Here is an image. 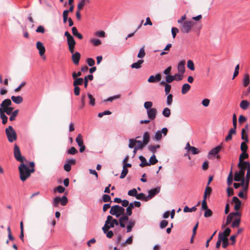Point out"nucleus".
Returning <instances> with one entry per match:
<instances>
[{
  "mask_svg": "<svg viewBox=\"0 0 250 250\" xmlns=\"http://www.w3.org/2000/svg\"><path fill=\"white\" fill-rule=\"evenodd\" d=\"M245 172L242 170H239L238 172H236L234 177V180L236 182H239L244 177Z\"/></svg>",
  "mask_w": 250,
  "mask_h": 250,
  "instance_id": "4468645a",
  "label": "nucleus"
},
{
  "mask_svg": "<svg viewBox=\"0 0 250 250\" xmlns=\"http://www.w3.org/2000/svg\"><path fill=\"white\" fill-rule=\"evenodd\" d=\"M190 88V85L188 83H185L182 87V93L183 94H186Z\"/></svg>",
  "mask_w": 250,
  "mask_h": 250,
  "instance_id": "c85d7f7f",
  "label": "nucleus"
},
{
  "mask_svg": "<svg viewBox=\"0 0 250 250\" xmlns=\"http://www.w3.org/2000/svg\"><path fill=\"white\" fill-rule=\"evenodd\" d=\"M36 47L39 51V54L40 56H43L44 54L45 51V48L43 43L40 41L37 42L36 43Z\"/></svg>",
  "mask_w": 250,
  "mask_h": 250,
  "instance_id": "f8f14e48",
  "label": "nucleus"
},
{
  "mask_svg": "<svg viewBox=\"0 0 250 250\" xmlns=\"http://www.w3.org/2000/svg\"><path fill=\"white\" fill-rule=\"evenodd\" d=\"M139 159L141 161V163L139 165V166L141 167H144L145 166H146L148 165V163L147 162L146 158L144 156H140L139 157Z\"/></svg>",
  "mask_w": 250,
  "mask_h": 250,
  "instance_id": "7c9ffc66",
  "label": "nucleus"
},
{
  "mask_svg": "<svg viewBox=\"0 0 250 250\" xmlns=\"http://www.w3.org/2000/svg\"><path fill=\"white\" fill-rule=\"evenodd\" d=\"M238 167L240 168L239 170L245 172V170L250 167V163L249 162H239Z\"/></svg>",
  "mask_w": 250,
  "mask_h": 250,
  "instance_id": "9d476101",
  "label": "nucleus"
},
{
  "mask_svg": "<svg viewBox=\"0 0 250 250\" xmlns=\"http://www.w3.org/2000/svg\"><path fill=\"white\" fill-rule=\"evenodd\" d=\"M5 133L8 141L12 143L17 139V135L16 131L12 126H9L5 129Z\"/></svg>",
  "mask_w": 250,
  "mask_h": 250,
  "instance_id": "7ed1b4c3",
  "label": "nucleus"
},
{
  "mask_svg": "<svg viewBox=\"0 0 250 250\" xmlns=\"http://www.w3.org/2000/svg\"><path fill=\"white\" fill-rule=\"evenodd\" d=\"M11 100L16 104H20L23 102V98L21 96L11 97Z\"/></svg>",
  "mask_w": 250,
  "mask_h": 250,
  "instance_id": "4be33fe9",
  "label": "nucleus"
},
{
  "mask_svg": "<svg viewBox=\"0 0 250 250\" xmlns=\"http://www.w3.org/2000/svg\"><path fill=\"white\" fill-rule=\"evenodd\" d=\"M76 141L77 143L78 144V145L79 146H81L82 145H83V137L82 135L81 134H79L76 138Z\"/></svg>",
  "mask_w": 250,
  "mask_h": 250,
  "instance_id": "c9c22d12",
  "label": "nucleus"
},
{
  "mask_svg": "<svg viewBox=\"0 0 250 250\" xmlns=\"http://www.w3.org/2000/svg\"><path fill=\"white\" fill-rule=\"evenodd\" d=\"M192 24L191 21H184L181 25V32L184 33H188L191 30Z\"/></svg>",
  "mask_w": 250,
  "mask_h": 250,
  "instance_id": "423d86ee",
  "label": "nucleus"
},
{
  "mask_svg": "<svg viewBox=\"0 0 250 250\" xmlns=\"http://www.w3.org/2000/svg\"><path fill=\"white\" fill-rule=\"evenodd\" d=\"M170 110L168 107L165 108L162 112V114L164 116L166 117H168L170 115Z\"/></svg>",
  "mask_w": 250,
  "mask_h": 250,
  "instance_id": "ea45409f",
  "label": "nucleus"
},
{
  "mask_svg": "<svg viewBox=\"0 0 250 250\" xmlns=\"http://www.w3.org/2000/svg\"><path fill=\"white\" fill-rule=\"evenodd\" d=\"M236 133V129L234 128H231L229 129V133L228 135L226 137L225 140L228 142L232 139V135L233 134H235Z\"/></svg>",
  "mask_w": 250,
  "mask_h": 250,
  "instance_id": "b1692460",
  "label": "nucleus"
},
{
  "mask_svg": "<svg viewBox=\"0 0 250 250\" xmlns=\"http://www.w3.org/2000/svg\"><path fill=\"white\" fill-rule=\"evenodd\" d=\"M221 149V146L219 145L211 149V150L209 152L208 154V157L210 158V155L215 156L220 151Z\"/></svg>",
  "mask_w": 250,
  "mask_h": 250,
  "instance_id": "a211bd4d",
  "label": "nucleus"
},
{
  "mask_svg": "<svg viewBox=\"0 0 250 250\" xmlns=\"http://www.w3.org/2000/svg\"><path fill=\"white\" fill-rule=\"evenodd\" d=\"M13 107L10 106L8 107V108H6V109H2L3 112L8 115H10L13 112Z\"/></svg>",
  "mask_w": 250,
  "mask_h": 250,
  "instance_id": "3c124183",
  "label": "nucleus"
},
{
  "mask_svg": "<svg viewBox=\"0 0 250 250\" xmlns=\"http://www.w3.org/2000/svg\"><path fill=\"white\" fill-rule=\"evenodd\" d=\"M228 239L227 237H226L224 234L221 232H219L218 234V239L220 241H225L226 240Z\"/></svg>",
  "mask_w": 250,
  "mask_h": 250,
  "instance_id": "69168bd1",
  "label": "nucleus"
},
{
  "mask_svg": "<svg viewBox=\"0 0 250 250\" xmlns=\"http://www.w3.org/2000/svg\"><path fill=\"white\" fill-rule=\"evenodd\" d=\"M136 143L137 144V146L135 147L139 149H142L144 146H146V145L144 144L143 142L140 140H136Z\"/></svg>",
  "mask_w": 250,
  "mask_h": 250,
  "instance_id": "bf43d9fd",
  "label": "nucleus"
},
{
  "mask_svg": "<svg viewBox=\"0 0 250 250\" xmlns=\"http://www.w3.org/2000/svg\"><path fill=\"white\" fill-rule=\"evenodd\" d=\"M187 66L188 68L192 71H193L195 69L194 63L191 60H188V61Z\"/></svg>",
  "mask_w": 250,
  "mask_h": 250,
  "instance_id": "603ef678",
  "label": "nucleus"
},
{
  "mask_svg": "<svg viewBox=\"0 0 250 250\" xmlns=\"http://www.w3.org/2000/svg\"><path fill=\"white\" fill-rule=\"evenodd\" d=\"M90 2L89 0H81L78 3V6H77V9L79 10H82L84 7V6L87 4L89 3Z\"/></svg>",
  "mask_w": 250,
  "mask_h": 250,
  "instance_id": "bb28decb",
  "label": "nucleus"
},
{
  "mask_svg": "<svg viewBox=\"0 0 250 250\" xmlns=\"http://www.w3.org/2000/svg\"><path fill=\"white\" fill-rule=\"evenodd\" d=\"M68 203V200L67 197L65 196H63L62 198L60 197H55L53 201V205L55 207H58L59 203L61 204V205L64 206Z\"/></svg>",
  "mask_w": 250,
  "mask_h": 250,
  "instance_id": "39448f33",
  "label": "nucleus"
},
{
  "mask_svg": "<svg viewBox=\"0 0 250 250\" xmlns=\"http://www.w3.org/2000/svg\"><path fill=\"white\" fill-rule=\"evenodd\" d=\"M167 95V105H170L173 101V95L171 94H168Z\"/></svg>",
  "mask_w": 250,
  "mask_h": 250,
  "instance_id": "de8ad7c7",
  "label": "nucleus"
},
{
  "mask_svg": "<svg viewBox=\"0 0 250 250\" xmlns=\"http://www.w3.org/2000/svg\"><path fill=\"white\" fill-rule=\"evenodd\" d=\"M168 225V221L165 220L162 221L160 223V228L162 229L166 228Z\"/></svg>",
  "mask_w": 250,
  "mask_h": 250,
  "instance_id": "338daca9",
  "label": "nucleus"
},
{
  "mask_svg": "<svg viewBox=\"0 0 250 250\" xmlns=\"http://www.w3.org/2000/svg\"><path fill=\"white\" fill-rule=\"evenodd\" d=\"M167 133V129L166 127L163 128L161 130H158L155 134V139L160 140L162 137V134L166 135Z\"/></svg>",
  "mask_w": 250,
  "mask_h": 250,
  "instance_id": "6e6552de",
  "label": "nucleus"
},
{
  "mask_svg": "<svg viewBox=\"0 0 250 250\" xmlns=\"http://www.w3.org/2000/svg\"><path fill=\"white\" fill-rule=\"evenodd\" d=\"M19 109H16L13 111V112L10 115V117L9 120L11 121H13L15 120L16 117L17 116L19 113Z\"/></svg>",
  "mask_w": 250,
  "mask_h": 250,
  "instance_id": "4c0bfd02",
  "label": "nucleus"
},
{
  "mask_svg": "<svg viewBox=\"0 0 250 250\" xmlns=\"http://www.w3.org/2000/svg\"><path fill=\"white\" fill-rule=\"evenodd\" d=\"M211 191L212 188L210 187L207 186L204 192V198L206 199L207 195H210L211 193Z\"/></svg>",
  "mask_w": 250,
  "mask_h": 250,
  "instance_id": "49530a36",
  "label": "nucleus"
},
{
  "mask_svg": "<svg viewBox=\"0 0 250 250\" xmlns=\"http://www.w3.org/2000/svg\"><path fill=\"white\" fill-rule=\"evenodd\" d=\"M102 229L104 233H106V236L109 238V215L107 216L105 223L104 226L102 228Z\"/></svg>",
  "mask_w": 250,
  "mask_h": 250,
  "instance_id": "9b49d317",
  "label": "nucleus"
},
{
  "mask_svg": "<svg viewBox=\"0 0 250 250\" xmlns=\"http://www.w3.org/2000/svg\"><path fill=\"white\" fill-rule=\"evenodd\" d=\"M240 182H241V183H239L240 187H242V189L246 192L248 189L249 184L247 185V181L245 178L242 179Z\"/></svg>",
  "mask_w": 250,
  "mask_h": 250,
  "instance_id": "412c9836",
  "label": "nucleus"
},
{
  "mask_svg": "<svg viewBox=\"0 0 250 250\" xmlns=\"http://www.w3.org/2000/svg\"><path fill=\"white\" fill-rule=\"evenodd\" d=\"M143 142H144V144L146 145L150 141L149 133L147 131L144 132L143 136Z\"/></svg>",
  "mask_w": 250,
  "mask_h": 250,
  "instance_id": "393cba45",
  "label": "nucleus"
},
{
  "mask_svg": "<svg viewBox=\"0 0 250 250\" xmlns=\"http://www.w3.org/2000/svg\"><path fill=\"white\" fill-rule=\"evenodd\" d=\"M152 105H153V104L151 102H150V101L146 102L144 103V107L147 111L149 109L152 108L151 107L152 106Z\"/></svg>",
  "mask_w": 250,
  "mask_h": 250,
  "instance_id": "8fccbe9b",
  "label": "nucleus"
},
{
  "mask_svg": "<svg viewBox=\"0 0 250 250\" xmlns=\"http://www.w3.org/2000/svg\"><path fill=\"white\" fill-rule=\"evenodd\" d=\"M83 83V79L82 78H79L75 79L73 82V86H77L82 85Z\"/></svg>",
  "mask_w": 250,
  "mask_h": 250,
  "instance_id": "f704fd0d",
  "label": "nucleus"
},
{
  "mask_svg": "<svg viewBox=\"0 0 250 250\" xmlns=\"http://www.w3.org/2000/svg\"><path fill=\"white\" fill-rule=\"evenodd\" d=\"M136 198L138 200H144L145 201H147L148 200L146 198V195L143 193H137V195L136 196Z\"/></svg>",
  "mask_w": 250,
  "mask_h": 250,
  "instance_id": "473e14b6",
  "label": "nucleus"
},
{
  "mask_svg": "<svg viewBox=\"0 0 250 250\" xmlns=\"http://www.w3.org/2000/svg\"><path fill=\"white\" fill-rule=\"evenodd\" d=\"M68 46H75L76 42L75 41L73 37L67 40Z\"/></svg>",
  "mask_w": 250,
  "mask_h": 250,
  "instance_id": "5fc2aeb1",
  "label": "nucleus"
},
{
  "mask_svg": "<svg viewBox=\"0 0 250 250\" xmlns=\"http://www.w3.org/2000/svg\"><path fill=\"white\" fill-rule=\"evenodd\" d=\"M0 118L2 120V123L5 125L7 122L8 118L3 112L1 108H0Z\"/></svg>",
  "mask_w": 250,
  "mask_h": 250,
  "instance_id": "a878e982",
  "label": "nucleus"
},
{
  "mask_svg": "<svg viewBox=\"0 0 250 250\" xmlns=\"http://www.w3.org/2000/svg\"><path fill=\"white\" fill-rule=\"evenodd\" d=\"M13 153L15 159L20 162L18 167L19 176L21 180L24 182L31 176L32 173L35 172V163L34 162H30L29 163L30 167L27 166L24 163H27V161L25 158L21 155L20 148L17 144L14 145Z\"/></svg>",
  "mask_w": 250,
  "mask_h": 250,
  "instance_id": "f257e3e1",
  "label": "nucleus"
},
{
  "mask_svg": "<svg viewBox=\"0 0 250 250\" xmlns=\"http://www.w3.org/2000/svg\"><path fill=\"white\" fill-rule=\"evenodd\" d=\"M135 225V222L132 220H130L128 222V224L126 227V231L127 232H130L132 230V228Z\"/></svg>",
  "mask_w": 250,
  "mask_h": 250,
  "instance_id": "e433bc0d",
  "label": "nucleus"
},
{
  "mask_svg": "<svg viewBox=\"0 0 250 250\" xmlns=\"http://www.w3.org/2000/svg\"><path fill=\"white\" fill-rule=\"evenodd\" d=\"M175 81H179L183 79V73H176L175 75Z\"/></svg>",
  "mask_w": 250,
  "mask_h": 250,
  "instance_id": "e2e57ef3",
  "label": "nucleus"
},
{
  "mask_svg": "<svg viewBox=\"0 0 250 250\" xmlns=\"http://www.w3.org/2000/svg\"><path fill=\"white\" fill-rule=\"evenodd\" d=\"M233 182V173L232 171V167H231L230 171L229 174L227 179V184L229 186H230Z\"/></svg>",
  "mask_w": 250,
  "mask_h": 250,
  "instance_id": "2f4dec72",
  "label": "nucleus"
},
{
  "mask_svg": "<svg viewBox=\"0 0 250 250\" xmlns=\"http://www.w3.org/2000/svg\"><path fill=\"white\" fill-rule=\"evenodd\" d=\"M128 170L127 168L123 167L122 171L121 174V175L120 176V178L121 179L124 178L126 176L127 174L128 173Z\"/></svg>",
  "mask_w": 250,
  "mask_h": 250,
  "instance_id": "4d7b16f0",
  "label": "nucleus"
},
{
  "mask_svg": "<svg viewBox=\"0 0 250 250\" xmlns=\"http://www.w3.org/2000/svg\"><path fill=\"white\" fill-rule=\"evenodd\" d=\"M247 142H243L241 143L240 149L242 152H246L248 149V146L246 144Z\"/></svg>",
  "mask_w": 250,
  "mask_h": 250,
  "instance_id": "6e6d98bb",
  "label": "nucleus"
},
{
  "mask_svg": "<svg viewBox=\"0 0 250 250\" xmlns=\"http://www.w3.org/2000/svg\"><path fill=\"white\" fill-rule=\"evenodd\" d=\"M69 154L74 155L78 152L77 150L73 146L71 147L67 151Z\"/></svg>",
  "mask_w": 250,
  "mask_h": 250,
  "instance_id": "774afa93",
  "label": "nucleus"
},
{
  "mask_svg": "<svg viewBox=\"0 0 250 250\" xmlns=\"http://www.w3.org/2000/svg\"><path fill=\"white\" fill-rule=\"evenodd\" d=\"M232 201L235 204L234 207V210L235 211L239 210L241 206V201L236 196H234L232 198Z\"/></svg>",
  "mask_w": 250,
  "mask_h": 250,
  "instance_id": "ddd939ff",
  "label": "nucleus"
},
{
  "mask_svg": "<svg viewBox=\"0 0 250 250\" xmlns=\"http://www.w3.org/2000/svg\"><path fill=\"white\" fill-rule=\"evenodd\" d=\"M160 191V188L157 187L151 189L148 191V195L146 196V198L149 200L154 197Z\"/></svg>",
  "mask_w": 250,
  "mask_h": 250,
  "instance_id": "0eeeda50",
  "label": "nucleus"
},
{
  "mask_svg": "<svg viewBox=\"0 0 250 250\" xmlns=\"http://www.w3.org/2000/svg\"><path fill=\"white\" fill-rule=\"evenodd\" d=\"M185 62L184 61H181L179 62L178 65V72L180 73H184L185 71Z\"/></svg>",
  "mask_w": 250,
  "mask_h": 250,
  "instance_id": "aec40b11",
  "label": "nucleus"
},
{
  "mask_svg": "<svg viewBox=\"0 0 250 250\" xmlns=\"http://www.w3.org/2000/svg\"><path fill=\"white\" fill-rule=\"evenodd\" d=\"M134 208L132 203H130L127 206L126 209V214H123V216L120 217L119 219L120 225L122 228L125 227V223L128 221V216L132 214V209Z\"/></svg>",
  "mask_w": 250,
  "mask_h": 250,
  "instance_id": "f03ea898",
  "label": "nucleus"
},
{
  "mask_svg": "<svg viewBox=\"0 0 250 250\" xmlns=\"http://www.w3.org/2000/svg\"><path fill=\"white\" fill-rule=\"evenodd\" d=\"M137 193V190L135 188H133L132 189L128 191V195L129 196H135L136 197Z\"/></svg>",
  "mask_w": 250,
  "mask_h": 250,
  "instance_id": "680f3d73",
  "label": "nucleus"
},
{
  "mask_svg": "<svg viewBox=\"0 0 250 250\" xmlns=\"http://www.w3.org/2000/svg\"><path fill=\"white\" fill-rule=\"evenodd\" d=\"M161 80V75L160 74H157L155 76L151 75L148 79L149 83H155L159 82Z\"/></svg>",
  "mask_w": 250,
  "mask_h": 250,
  "instance_id": "2eb2a0df",
  "label": "nucleus"
},
{
  "mask_svg": "<svg viewBox=\"0 0 250 250\" xmlns=\"http://www.w3.org/2000/svg\"><path fill=\"white\" fill-rule=\"evenodd\" d=\"M136 143V140L133 139H130L129 140L128 147L130 148H132L135 146Z\"/></svg>",
  "mask_w": 250,
  "mask_h": 250,
  "instance_id": "13d9d810",
  "label": "nucleus"
},
{
  "mask_svg": "<svg viewBox=\"0 0 250 250\" xmlns=\"http://www.w3.org/2000/svg\"><path fill=\"white\" fill-rule=\"evenodd\" d=\"M160 147L159 145H150L148 147V149L153 153H155L156 150Z\"/></svg>",
  "mask_w": 250,
  "mask_h": 250,
  "instance_id": "72a5a7b5",
  "label": "nucleus"
},
{
  "mask_svg": "<svg viewBox=\"0 0 250 250\" xmlns=\"http://www.w3.org/2000/svg\"><path fill=\"white\" fill-rule=\"evenodd\" d=\"M175 75H168L166 77V82L167 83H170L172 82L173 81L175 80Z\"/></svg>",
  "mask_w": 250,
  "mask_h": 250,
  "instance_id": "37998d69",
  "label": "nucleus"
},
{
  "mask_svg": "<svg viewBox=\"0 0 250 250\" xmlns=\"http://www.w3.org/2000/svg\"><path fill=\"white\" fill-rule=\"evenodd\" d=\"M158 162L157 159L154 154H153L149 159L148 165H155Z\"/></svg>",
  "mask_w": 250,
  "mask_h": 250,
  "instance_id": "58836bf2",
  "label": "nucleus"
},
{
  "mask_svg": "<svg viewBox=\"0 0 250 250\" xmlns=\"http://www.w3.org/2000/svg\"><path fill=\"white\" fill-rule=\"evenodd\" d=\"M146 55V53L144 49V46L142 47L139 51V53L137 55V57L139 58H143Z\"/></svg>",
  "mask_w": 250,
  "mask_h": 250,
  "instance_id": "c03bdc74",
  "label": "nucleus"
},
{
  "mask_svg": "<svg viewBox=\"0 0 250 250\" xmlns=\"http://www.w3.org/2000/svg\"><path fill=\"white\" fill-rule=\"evenodd\" d=\"M250 104L248 101L243 100L240 104V107L244 110H246L249 107Z\"/></svg>",
  "mask_w": 250,
  "mask_h": 250,
  "instance_id": "cd10ccee",
  "label": "nucleus"
},
{
  "mask_svg": "<svg viewBox=\"0 0 250 250\" xmlns=\"http://www.w3.org/2000/svg\"><path fill=\"white\" fill-rule=\"evenodd\" d=\"M241 139L244 141V142H248L249 139L248 137V133L244 132V130L242 129L241 131Z\"/></svg>",
  "mask_w": 250,
  "mask_h": 250,
  "instance_id": "79ce46f5",
  "label": "nucleus"
},
{
  "mask_svg": "<svg viewBox=\"0 0 250 250\" xmlns=\"http://www.w3.org/2000/svg\"><path fill=\"white\" fill-rule=\"evenodd\" d=\"M249 157V155L247 152H242L239 156V162H244V159H247Z\"/></svg>",
  "mask_w": 250,
  "mask_h": 250,
  "instance_id": "a18cd8bd",
  "label": "nucleus"
},
{
  "mask_svg": "<svg viewBox=\"0 0 250 250\" xmlns=\"http://www.w3.org/2000/svg\"><path fill=\"white\" fill-rule=\"evenodd\" d=\"M80 58L81 54L79 52H76L72 55V61L75 65H78L79 64Z\"/></svg>",
  "mask_w": 250,
  "mask_h": 250,
  "instance_id": "dca6fc26",
  "label": "nucleus"
},
{
  "mask_svg": "<svg viewBox=\"0 0 250 250\" xmlns=\"http://www.w3.org/2000/svg\"><path fill=\"white\" fill-rule=\"evenodd\" d=\"M196 206H194L191 208H189L188 206H186L184 208V211L185 212H193L196 210Z\"/></svg>",
  "mask_w": 250,
  "mask_h": 250,
  "instance_id": "864d4df0",
  "label": "nucleus"
},
{
  "mask_svg": "<svg viewBox=\"0 0 250 250\" xmlns=\"http://www.w3.org/2000/svg\"><path fill=\"white\" fill-rule=\"evenodd\" d=\"M87 96H88V97L89 99V104L93 106L95 105V98L93 97V96L90 94V93H88L87 94Z\"/></svg>",
  "mask_w": 250,
  "mask_h": 250,
  "instance_id": "a19ab883",
  "label": "nucleus"
},
{
  "mask_svg": "<svg viewBox=\"0 0 250 250\" xmlns=\"http://www.w3.org/2000/svg\"><path fill=\"white\" fill-rule=\"evenodd\" d=\"M250 83V76L248 73L244 74L243 78V85L245 87H247Z\"/></svg>",
  "mask_w": 250,
  "mask_h": 250,
  "instance_id": "6ab92c4d",
  "label": "nucleus"
},
{
  "mask_svg": "<svg viewBox=\"0 0 250 250\" xmlns=\"http://www.w3.org/2000/svg\"><path fill=\"white\" fill-rule=\"evenodd\" d=\"M189 151H190L193 155L197 154L200 152L198 149L194 146L191 147Z\"/></svg>",
  "mask_w": 250,
  "mask_h": 250,
  "instance_id": "0e129e2a",
  "label": "nucleus"
},
{
  "mask_svg": "<svg viewBox=\"0 0 250 250\" xmlns=\"http://www.w3.org/2000/svg\"><path fill=\"white\" fill-rule=\"evenodd\" d=\"M144 62L143 60H139L137 62L133 63L131 67L132 68L139 69L142 67V64Z\"/></svg>",
  "mask_w": 250,
  "mask_h": 250,
  "instance_id": "5701e85b",
  "label": "nucleus"
},
{
  "mask_svg": "<svg viewBox=\"0 0 250 250\" xmlns=\"http://www.w3.org/2000/svg\"><path fill=\"white\" fill-rule=\"evenodd\" d=\"M240 221H241V219H240V218H237V219H235L232 222V225H231V227L232 228H237V227H238L239 226V225H240Z\"/></svg>",
  "mask_w": 250,
  "mask_h": 250,
  "instance_id": "09e8293b",
  "label": "nucleus"
},
{
  "mask_svg": "<svg viewBox=\"0 0 250 250\" xmlns=\"http://www.w3.org/2000/svg\"><path fill=\"white\" fill-rule=\"evenodd\" d=\"M119 224V222L118 220L113 219L112 217L110 216V228L114 227V225H118Z\"/></svg>",
  "mask_w": 250,
  "mask_h": 250,
  "instance_id": "052dcab7",
  "label": "nucleus"
},
{
  "mask_svg": "<svg viewBox=\"0 0 250 250\" xmlns=\"http://www.w3.org/2000/svg\"><path fill=\"white\" fill-rule=\"evenodd\" d=\"M157 109L155 108H152L147 111V115L149 119L151 121L154 120L156 117Z\"/></svg>",
  "mask_w": 250,
  "mask_h": 250,
  "instance_id": "1a4fd4ad",
  "label": "nucleus"
},
{
  "mask_svg": "<svg viewBox=\"0 0 250 250\" xmlns=\"http://www.w3.org/2000/svg\"><path fill=\"white\" fill-rule=\"evenodd\" d=\"M12 104V102L11 100L6 99L4 100L0 105V108L1 109H6L8 108Z\"/></svg>",
  "mask_w": 250,
  "mask_h": 250,
  "instance_id": "f3484780",
  "label": "nucleus"
},
{
  "mask_svg": "<svg viewBox=\"0 0 250 250\" xmlns=\"http://www.w3.org/2000/svg\"><path fill=\"white\" fill-rule=\"evenodd\" d=\"M93 79V76L92 75H89L84 77L83 79V83L84 87L86 88L88 85V82H89L88 80L92 81Z\"/></svg>",
  "mask_w": 250,
  "mask_h": 250,
  "instance_id": "c756f323",
  "label": "nucleus"
},
{
  "mask_svg": "<svg viewBox=\"0 0 250 250\" xmlns=\"http://www.w3.org/2000/svg\"><path fill=\"white\" fill-rule=\"evenodd\" d=\"M125 212V208L123 207L119 206V205L113 206L110 208V214L115 215L118 217L121 215L123 216Z\"/></svg>",
  "mask_w": 250,
  "mask_h": 250,
  "instance_id": "20e7f679",
  "label": "nucleus"
}]
</instances>
